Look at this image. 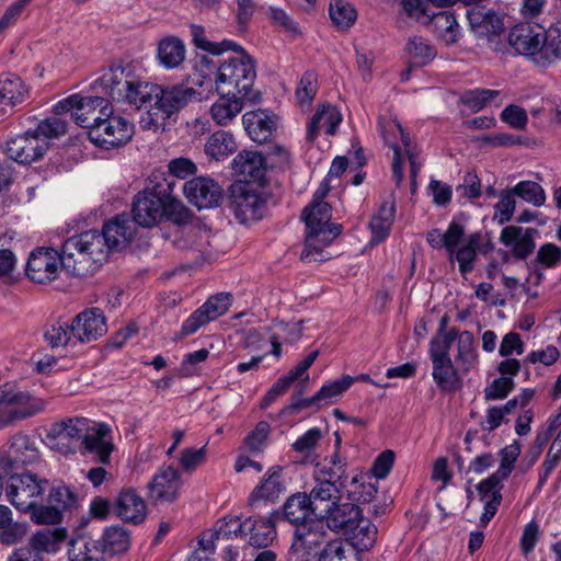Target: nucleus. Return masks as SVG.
Returning <instances> with one entry per match:
<instances>
[{"label":"nucleus","instance_id":"864d4df0","mask_svg":"<svg viewBox=\"0 0 561 561\" xmlns=\"http://www.w3.org/2000/svg\"><path fill=\"white\" fill-rule=\"evenodd\" d=\"M407 51L416 66L427 65L436 56V50L430 42L419 36L409 39Z\"/></svg>","mask_w":561,"mask_h":561},{"label":"nucleus","instance_id":"13d9d810","mask_svg":"<svg viewBox=\"0 0 561 561\" xmlns=\"http://www.w3.org/2000/svg\"><path fill=\"white\" fill-rule=\"evenodd\" d=\"M193 41L197 48L208 51L214 55H220L228 49H237V43L224 39L221 42H210L204 36V31L201 26L193 27Z\"/></svg>","mask_w":561,"mask_h":561},{"label":"nucleus","instance_id":"473e14b6","mask_svg":"<svg viewBox=\"0 0 561 561\" xmlns=\"http://www.w3.org/2000/svg\"><path fill=\"white\" fill-rule=\"evenodd\" d=\"M117 515L123 520L139 524L147 514V506L144 499L134 490H126L119 493L116 500Z\"/></svg>","mask_w":561,"mask_h":561},{"label":"nucleus","instance_id":"603ef678","mask_svg":"<svg viewBox=\"0 0 561 561\" xmlns=\"http://www.w3.org/2000/svg\"><path fill=\"white\" fill-rule=\"evenodd\" d=\"M479 234H471L465 239L461 247L454 253V260L459 264L460 273L465 276L473 270V262L477 257V248L479 245Z\"/></svg>","mask_w":561,"mask_h":561},{"label":"nucleus","instance_id":"de8ad7c7","mask_svg":"<svg viewBox=\"0 0 561 561\" xmlns=\"http://www.w3.org/2000/svg\"><path fill=\"white\" fill-rule=\"evenodd\" d=\"M69 561H104V551L95 541L78 537L70 541Z\"/></svg>","mask_w":561,"mask_h":561},{"label":"nucleus","instance_id":"7c9ffc66","mask_svg":"<svg viewBox=\"0 0 561 561\" xmlns=\"http://www.w3.org/2000/svg\"><path fill=\"white\" fill-rule=\"evenodd\" d=\"M186 57L184 43L175 36H167L157 45V59L164 69H179Z\"/></svg>","mask_w":561,"mask_h":561},{"label":"nucleus","instance_id":"680f3d73","mask_svg":"<svg viewBox=\"0 0 561 561\" xmlns=\"http://www.w3.org/2000/svg\"><path fill=\"white\" fill-rule=\"evenodd\" d=\"M44 337L51 347L66 346L75 341L71 333V325L61 322H55L47 327Z\"/></svg>","mask_w":561,"mask_h":561},{"label":"nucleus","instance_id":"052dcab7","mask_svg":"<svg viewBox=\"0 0 561 561\" xmlns=\"http://www.w3.org/2000/svg\"><path fill=\"white\" fill-rule=\"evenodd\" d=\"M103 546L114 553L124 552L129 547V535L122 527H108L103 534Z\"/></svg>","mask_w":561,"mask_h":561},{"label":"nucleus","instance_id":"423d86ee","mask_svg":"<svg viewBox=\"0 0 561 561\" xmlns=\"http://www.w3.org/2000/svg\"><path fill=\"white\" fill-rule=\"evenodd\" d=\"M66 133V123L58 117L42 121L34 131H26L7 142L8 157L19 163H31L47 151L49 139Z\"/></svg>","mask_w":561,"mask_h":561},{"label":"nucleus","instance_id":"cd10ccee","mask_svg":"<svg viewBox=\"0 0 561 561\" xmlns=\"http://www.w3.org/2000/svg\"><path fill=\"white\" fill-rule=\"evenodd\" d=\"M362 511L354 503H340L339 501L330 508V512L320 520L333 531L354 528L360 520Z\"/></svg>","mask_w":561,"mask_h":561},{"label":"nucleus","instance_id":"aec40b11","mask_svg":"<svg viewBox=\"0 0 561 561\" xmlns=\"http://www.w3.org/2000/svg\"><path fill=\"white\" fill-rule=\"evenodd\" d=\"M278 116L267 110H255L243 114L242 124L255 142L268 140L278 126Z\"/></svg>","mask_w":561,"mask_h":561},{"label":"nucleus","instance_id":"a19ab883","mask_svg":"<svg viewBox=\"0 0 561 561\" xmlns=\"http://www.w3.org/2000/svg\"><path fill=\"white\" fill-rule=\"evenodd\" d=\"M394 213L396 205L393 198H389L381 204L369 225L373 233V242H381L388 237L393 224Z\"/></svg>","mask_w":561,"mask_h":561},{"label":"nucleus","instance_id":"c03bdc74","mask_svg":"<svg viewBox=\"0 0 561 561\" xmlns=\"http://www.w3.org/2000/svg\"><path fill=\"white\" fill-rule=\"evenodd\" d=\"M354 378L350 375L343 376L341 379L324 383L320 390L309 399L300 401L298 408H307L313 404H320L322 401H331L333 398L342 396L354 382Z\"/></svg>","mask_w":561,"mask_h":561},{"label":"nucleus","instance_id":"338daca9","mask_svg":"<svg viewBox=\"0 0 561 561\" xmlns=\"http://www.w3.org/2000/svg\"><path fill=\"white\" fill-rule=\"evenodd\" d=\"M516 207L515 195L512 190L503 192L494 206V218L500 225L510 221Z\"/></svg>","mask_w":561,"mask_h":561},{"label":"nucleus","instance_id":"6e6d98bb","mask_svg":"<svg viewBox=\"0 0 561 561\" xmlns=\"http://www.w3.org/2000/svg\"><path fill=\"white\" fill-rule=\"evenodd\" d=\"M500 95V91L491 89H474L466 91L461 101L471 111L479 112Z\"/></svg>","mask_w":561,"mask_h":561},{"label":"nucleus","instance_id":"2f4dec72","mask_svg":"<svg viewBox=\"0 0 561 561\" xmlns=\"http://www.w3.org/2000/svg\"><path fill=\"white\" fill-rule=\"evenodd\" d=\"M285 491V485L282 479V469L272 467L264 474L261 483L255 486L249 497L250 504H255L259 501L273 502L279 497Z\"/></svg>","mask_w":561,"mask_h":561},{"label":"nucleus","instance_id":"c9c22d12","mask_svg":"<svg viewBox=\"0 0 561 561\" xmlns=\"http://www.w3.org/2000/svg\"><path fill=\"white\" fill-rule=\"evenodd\" d=\"M346 489L350 500L362 504L370 503L378 492V481L370 473L358 471Z\"/></svg>","mask_w":561,"mask_h":561},{"label":"nucleus","instance_id":"09e8293b","mask_svg":"<svg viewBox=\"0 0 561 561\" xmlns=\"http://www.w3.org/2000/svg\"><path fill=\"white\" fill-rule=\"evenodd\" d=\"M445 319L443 320L438 333L432 339L430 344V356L432 360L450 358L449 350L456 341L458 331L450 329L444 330Z\"/></svg>","mask_w":561,"mask_h":561},{"label":"nucleus","instance_id":"9d476101","mask_svg":"<svg viewBox=\"0 0 561 561\" xmlns=\"http://www.w3.org/2000/svg\"><path fill=\"white\" fill-rule=\"evenodd\" d=\"M378 128L383 141L393 150L392 173L397 184L400 185L403 180V169L401 149L397 139L400 136L404 153L410 161L411 176H415L420 169V164L416 162L415 147L396 117L380 116Z\"/></svg>","mask_w":561,"mask_h":561},{"label":"nucleus","instance_id":"a878e982","mask_svg":"<svg viewBox=\"0 0 561 561\" xmlns=\"http://www.w3.org/2000/svg\"><path fill=\"white\" fill-rule=\"evenodd\" d=\"M210 107L211 118L219 126L229 125L249 104L242 95L225 91Z\"/></svg>","mask_w":561,"mask_h":561},{"label":"nucleus","instance_id":"dca6fc26","mask_svg":"<svg viewBox=\"0 0 561 561\" xmlns=\"http://www.w3.org/2000/svg\"><path fill=\"white\" fill-rule=\"evenodd\" d=\"M230 306L231 296L229 294L210 297L183 322L180 335L187 336L195 333L199 328L225 314Z\"/></svg>","mask_w":561,"mask_h":561},{"label":"nucleus","instance_id":"e433bc0d","mask_svg":"<svg viewBox=\"0 0 561 561\" xmlns=\"http://www.w3.org/2000/svg\"><path fill=\"white\" fill-rule=\"evenodd\" d=\"M249 531V543L256 548H266L276 538L273 516L248 518L245 531Z\"/></svg>","mask_w":561,"mask_h":561},{"label":"nucleus","instance_id":"2eb2a0df","mask_svg":"<svg viewBox=\"0 0 561 561\" xmlns=\"http://www.w3.org/2000/svg\"><path fill=\"white\" fill-rule=\"evenodd\" d=\"M60 266H64L62 253L53 249L33 251L26 264V275L38 284H47L57 278Z\"/></svg>","mask_w":561,"mask_h":561},{"label":"nucleus","instance_id":"ddd939ff","mask_svg":"<svg viewBox=\"0 0 561 561\" xmlns=\"http://www.w3.org/2000/svg\"><path fill=\"white\" fill-rule=\"evenodd\" d=\"M110 105L108 101L101 96L73 94L56 103L54 113L57 115L70 113L78 125L90 129L93 118L101 115L103 110L108 108Z\"/></svg>","mask_w":561,"mask_h":561},{"label":"nucleus","instance_id":"4d7b16f0","mask_svg":"<svg viewBox=\"0 0 561 561\" xmlns=\"http://www.w3.org/2000/svg\"><path fill=\"white\" fill-rule=\"evenodd\" d=\"M512 192L515 196L535 206H541L546 202L543 188L534 181H520L512 188Z\"/></svg>","mask_w":561,"mask_h":561},{"label":"nucleus","instance_id":"4be33fe9","mask_svg":"<svg viewBox=\"0 0 561 561\" xmlns=\"http://www.w3.org/2000/svg\"><path fill=\"white\" fill-rule=\"evenodd\" d=\"M111 433L112 430L107 424L95 423L82 443L84 449L93 454L103 465L110 462L111 454L114 450Z\"/></svg>","mask_w":561,"mask_h":561},{"label":"nucleus","instance_id":"bb28decb","mask_svg":"<svg viewBox=\"0 0 561 561\" xmlns=\"http://www.w3.org/2000/svg\"><path fill=\"white\" fill-rule=\"evenodd\" d=\"M341 122L342 115L335 106L330 104L319 106L308 123L307 141L313 142L321 129H324L328 135H334Z\"/></svg>","mask_w":561,"mask_h":561},{"label":"nucleus","instance_id":"6e6552de","mask_svg":"<svg viewBox=\"0 0 561 561\" xmlns=\"http://www.w3.org/2000/svg\"><path fill=\"white\" fill-rule=\"evenodd\" d=\"M133 135L134 124L123 115L115 113L112 105L93 118L89 130L90 140L105 149L126 145Z\"/></svg>","mask_w":561,"mask_h":561},{"label":"nucleus","instance_id":"393cba45","mask_svg":"<svg viewBox=\"0 0 561 561\" xmlns=\"http://www.w3.org/2000/svg\"><path fill=\"white\" fill-rule=\"evenodd\" d=\"M307 496L310 501L312 516L319 522L340 500L339 490L330 480L317 483Z\"/></svg>","mask_w":561,"mask_h":561},{"label":"nucleus","instance_id":"1a4fd4ad","mask_svg":"<svg viewBox=\"0 0 561 561\" xmlns=\"http://www.w3.org/2000/svg\"><path fill=\"white\" fill-rule=\"evenodd\" d=\"M43 399L32 396L13 382L0 386V427L31 417L45 409Z\"/></svg>","mask_w":561,"mask_h":561},{"label":"nucleus","instance_id":"79ce46f5","mask_svg":"<svg viewBox=\"0 0 561 561\" xmlns=\"http://www.w3.org/2000/svg\"><path fill=\"white\" fill-rule=\"evenodd\" d=\"M204 148L208 157L220 161L237 151V142L231 133L217 130L207 138Z\"/></svg>","mask_w":561,"mask_h":561},{"label":"nucleus","instance_id":"b1692460","mask_svg":"<svg viewBox=\"0 0 561 561\" xmlns=\"http://www.w3.org/2000/svg\"><path fill=\"white\" fill-rule=\"evenodd\" d=\"M500 241L511 249L515 257L524 260L529 256L535 249L534 229L506 226L501 231Z\"/></svg>","mask_w":561,"mask_h":561},{"label":"nucleus","instance_id":"49530a36","mask_svg":"<svg viewBox=\"0 0 561 561\" xmlns=\"http://www.w3.org/2000/svg\"><path fill=\"white\" fill-rule=\"evenodd\" d=\"M28 89L20 77L12 73L0 76V101L15 105L25 101Z\"/></svg>","mask_w":561,"mask_h":561},{"label":"nucleus","instance_id":"69168bd1","mask_svg":"<svg viewBox=\"0 0 561 561\" xmlns=\"http://www.w3.org/2000/svg\"><path fill=\"white\" fill-rule=\"evenodd\" d=\"M31 513V520L36 525H54L61 520V512L57 506L50 505H34L28 511Z\"/></svg>","mask_w":561,"mask_h":561},{"label":"nucleus","instance_id":"a211bd4d","mask_svg":"<svg viewBox=\"0 0 561 561\" xmlns=\"http://www.w3.org/2000/svg\"><path fill=\"white\" fill-rule=\"evenodd\" d=\"M181 488L182 479L178 469L165 466L152 477L148 494L154 502H172L179 496Z\"/></svg>","mask_w":561,"mask_h":561},{"label":"nucleus","instance_id":"412c9836","mask_svg":"<svg viewBox=\"0 0 561 561\" xmlns=\"http://www.w3.org/2000/svg\"><path fill=\"white\" fill-rule=\"evenodd\" d=\"M504 480L505 479L493 472L490 477L483 479L477 484L479 499L484 503L483 513L480 518V522L483 526H485L493 518L501 504V490L503 488Z\"/></svg>","mask_w":561,"mask_h":561},{"label":"nucleus","instance_id":"4c0bfd02","mask_svg":"<svg viewBox=\"0 0 561 561\" xmlns=\"http://www.w3.org/2000/svg\"><path fill=\"white\" fill-rule=\"evenodd\" d=\"M430 14V16H423L419 20L424 23L432 21L437 36L445 44L450 45L456 43L460 35V27L454 14L449 12L434 13L431 11Z\"/></svg>","mask_w":561,"mask_h":561},{"label":"nucleus","instance_id":"20e7f679","mask_svg":"<svg viewBox=\"0 0 561 561\" xmlns=\"http://www.w3.org/2000/svg\"><path fill=\"white\" fill-rule=\"evenodd\" d=\"M331 207L328 203H310L305 207L302 219L306 225L302 261H324V248L330 245L342 232V226L331 222Z\"/></svg>","mask_w":561,"mask_h":561},{"label":"nucleus","instance_id":"f257e3e1","mask_svg":"<svg viewBox=\"0 0 561 561\" xmlns=\"http://www.w3.org/2000/svg\"><path fill=\"white\" fill-rule=\"evenodd\" d=\"M201 100V93L185 85L163 89L159 84L129 80L121 101L137 108H146L140 124L153 131L163 130L168 119L190 102Z\"/></svg>","mask_w":561,"mask_h":561},{"label":"nucleus","instance_id":"f8f14e48","mask_svg":"<svg viewBox=\"0 0 561 561\" xmlns=\"http://www.w3.org/2000/svg\"><path fill=\"white\" fill-rule=\"evenodd\" d=\"M48 481L31 473L11 476L7 486V497L20 512H28L42 500Z\"/></svg>","mask_w":561,"mask_h":561},{"label":"nucleus","instance_id":"37998d69","mask_svg":"<svg viewBox=\"0 0 561 561\" xmlns=\"http://www.w3.org/2000/svg\"><path fill=\"white\" fill-rule=\"evenodd\" d=\"M433 363V378L437 386L445 390L451 391L460 385V369L453 364L451 358L432 360Z\"/></svg>","mask_w":561,"mask_h":561},{"label":"nucleus","instance_id":"39448f33","mask_svg":"<svg viewBox=\"0 0 561 561\" xmlns=\"http://www.w3.org/2000/svg\"><path fill=\"white\" fill-rule=\"evenodd\" d=\"M134 224L151 228L165 216L176 224L188 218L187 208L170 194L157 190L139 192L133 204Z\"/></svg>","mask_w":561,"mask_h":561},{"label":"nucleus","instance_id":"9b49d317","mask_svg":"<svg viewBox=\"0 0 561 561\" xmlns=\"http://www.w3.org/2000/svg\"><path fill=\"white\" fill-rule=\"evenodd\" d=\"M230 198L233 214L241 224L256 221L266 213L267 197L253 183L234 184Z\"/></svg>","mask_w":561,"mask_h":561},{"label":"nucleus","instance_id":"c85d7f7f","mask_svg":"<svg viewBox=\"0 0 561 561\" xmlns=\"http://www.w3.org/2000/svg\"><path fill=\"white\" fill-rule=\"evenodd\" d=\"M100 233L104 236L111 252L113 249L125 247L135 236L136 227L128 216L119 215L106 222Z\"/></svg>","mask_w":561,"mask_h":561},{"label":"nucleus","instance_id":"ea45409f","mask_svg":"<svg viewBox=\"0 0 561 561\" xmlns=\"http://www.w3.org/2000/svg\"><path fill=\"white\" fill-rule=\"evenodd\" d=\"M283 515L287 522L297 527L308 524L307 519L312 516V513L307 494L298 492L290 495L283 505Z\"/></svg>","mask_w":561,"mask_h":561},{"label":"nucleus","instance_id":"a18cd8bd","mask_svg":"<svg viewBox=\"0 0 561 561\" xmlns=\"http://www.w3.org/2000/svg\"><path fill=\"white\" fill-rule=\"evenodd\" d=\"M456 341L455 363L462 374H467L474 367L478 359L473 334L469 331L458 332Z\"/></svg>","mask_w":561,"mask_h":561},{"label":"nucleus","instance_id":"8fccbe9b","mask_svg":"<svg viewBox=\"0 0 561 561\" xmlns=\"http://www.w3.org/2000/svg\"><path fill=\"white\" fill-rule=\"evenodd\" d=\"M247 519L238 516L224 517L215 526L211 537L216 540H230L245 535Z\"/></svg>","mask_w":561,"mask_h":561},{"label":"nucleus","instance_id":"f03ea898","mask_svg":"<svg viewBox=\"0 0 561 561\" xmlns=\"http://www.w3.org/2000/svg\"><path fill=\"white\" fill-rule=\"evenodd\" d=\"M108 254L106 240L96 230L72 236L62 244L64 267L80 277L98 271L107 261Z\"/></svg>","mask_w":561,"mask_h":561},{"label":"nucleus","instance_id":"5fc2aeb1","mask_svg":"<svg viewBox=\"0 0 561 561\" xmlns=\"http://www.w3.org/2000/svg\"><path fill=\"white\" fill-rule=\"evenodd\" d=\"M351 535L354 545L360 550H368L374 546L377 535L375 525L365 520L360 515V520L354 528H348L346 531Z\"/></svg>","mask_w":561,"mask_h":561},{"label":"nucleus","instance_id":"f704fd0d","mask_svg":"<svg viewBox=\"0 0 561 561\" xmlns=\"http://www.w3.org/2000/svg\"><path fill=\"white\" fill-rule=\"evenodd\" d=\"M234 173L252 181H261L265 173V160L255 151H242L232 160Z\"/></svg>","mask_w":561,"mask_h":561},{"label":"nucleus","instance_id":"5701e85b","mask_svg":"<svg viewBox=\"0 0 561 561\" xmlns=\"http://www.w3.org/2000/svg\"><path fill=\"white\" fill-rule=\"evenodd\" d=\"M471 31L479 37L500 34L504 28L503 19L493 10L476 5L467 11Z\"/></svg>","mask_w":561,"mask_h":561},{"label":"nucleus","instance_id":"7ed1b4c3","mask_svg":"<svg viewBox=\"0 0 561 561\" xmlns=\"http://www.w3.org/2000/svg\"><path fill=\"white\" fill-rule=\"evenodd\" d=\"M231 50L236 56L224 59L214 73L216 91L240 94L249 104L259 103L261 93L253 88L256 78L254 59L238 44L237 49Z\"/></svg>","mask_w":561,"mask_h":561},{"label":"nucleus","instance_id":"774afa93","mask_svg":"<svg viewBox=\"0 0 561 561\" xmlns=\"http://www.w3.org/2000/svg\"><path fill=\"white\" fill-rule=\"evenodd\" d=\"M312 561H347L343 541L341 539L328 540Z\"/></svg>","mask_w":561,"mask_h":561},{"label":"nucleus","instance_id":"c756f323","mask_svg":"<svg viewBox=\"0 0 561 561\" xmlns=\"http://www.w3.org/2000/svg\"><path fill=\"white\" fill-rule=\"evenodd\" d=\"M90 428V420L85 417L67 419L54 423L48 430L47 437L57 440L58 444L67 439L83 442Z\"/></svg>","mask_w":561,"mask_h":561},{"label":"nucleus","instance_id":"bf43d9fd","mask_svg":"<svg viewBox=\"0 0 561 561\" xmlns=\"http://www.w3.org/2000/svg\"><path fill=\"white\" fill-rule=\"evenodd\" d=\"M330 18L339 28H348L356 20V11L350 3L336 0L330 4Z\"/></svg>","mask_w":561,"mask_h":561},{"label":"nucleus","instance_id":"6ab92c4d","mask_svg":"<svg viewBox=\"0 0 561 561\" xmlns=\"http://www.w3.org/2000/svg\"><path fill=\"white\" fill-rule=\"evenodd\" d=\"M106 330L105 318L98 308L87 309L80 312L71 323V333L75 341L81 343L98 340Z\"/></svg>","mask_w":561,"mask_h":561},{"label":"nucleus","instance_id":"3c124183","mask_svg":"<svg viewBox=\"0 0 561 561\" xmlns=\"http://www.w3.org/2000/svg\"><path fill=\"white\" fill-rule=\"evenodd\" d=\"M101 85L107 91L113 100L121 101L125 92V85L129 80L121 67L111 68L101 77Z\"/></svg>","mask_w":561,"mask_h":561},{"label":"nucleus","instance_id":"0eeeda50","mask_svg":"<svg viewBox=\"0 0 561 561\" xmlns=\"http://www.w3.org/2000/svg\"><path fill=\"white\" fill-rule=\"evenodd\" d=\"M508 43L516 53L530 57L540 67L556 59L554 38H549L540 25L530 23L515 25L510 31Z\"/></svg>","mask_w":561,"mask_h":561},{"label":"nucleus","instance_id":"e2e57ef3","mask_svg":"<svg viewBox=\"0 0 561 561\" xmlns=\"http://www.w3.org/2000/svg\"><path fill=\"white\" fill-rule=\"evenodd\" d=\"M318 91V78L314 72L307 71L301 77L296 89V98L300 105H308L314 99Z\"/></svg>","mask_w":561,"mask_h":561},{"label":"nucleus","instance_id":"4468645a","mask_svg":"<svg viewBox=\"0 0 561 561\" xmlns=\"http://www.w3.org/2000/svg\"><path fill=\"white\" fill-rule=\"evenodd\" d=\"M322 522H310L296 528L291 543L290 558L296 561H312L318 551L328 541Z\"/></svg>","mask_w":561,"mask_h":561},{"label":"nucleus","instance_id":"f3484780","mask_svg":"<svg viewBox=\"0 0 561 561\" xmlns=\"http://www.w3.org/2000/svg\"><path fill=\"white\" fill-rule=\"evenodd\" d=\"M183 193L198 209L216 207L222 198V188L208 176H196L185 182Z\"/></svg>","mask_w":561,"mask_h":561},{"label":"nucleus","instance_id":"72a5a7b5","mask_svg":"<svg viewBox=\"0 0 561 561\" xmlns=\"http://www.w3.org/2000/svg\"><path fill=\"white\" fill-rule=\"evenodd\" d=\"M66 538V528L44 529L34 533L30 538L28 545L37 558H41L43 553H57L61 549Z\"/></svg>","mask_w":561,"mask_h":561},{"label":"nucleus","instance_id":"58836bf2","mask_svg":"<svg viewBox=\"0 0 561 561\" xmlns=\"http://www.w3.org/2000/svg\"><path fill=\"white\" fill-rule=\"evenodd\" d=\"M9 456L14 463L35 462L39 458L36 439L25 434H16L11 440Z\"/></svg>","mask_w":561,"mask_h":561},{"label":"nucleus","instance_id":"0e129e2a","mask_svg":"<svg viewBox=\"0 0 561 561\" xmlns=\"http://www.w3.org/2000/svg\"><path fill=\"white\" fill-rule=\"evenodd\" d=\"M522 447L518 442H513L501 450V462L499 469L494 472L503 479H507L514 469V463L520 455Z\"/></svg>","mask_w":561,"mask_h":561}]
</instances>
